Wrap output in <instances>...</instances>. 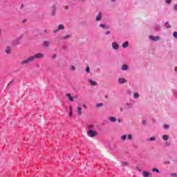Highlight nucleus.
<instances>
[{"label": "nucleus", "instance_id": "a19ab883", "mask_svg": "<svg viewBox=\"0 0 177 177\" xmlns=\"http://www.w3.org/2000/svg\"><path fill=\"white\" fill-rule=\"evenodd\" d=\"M24 8V4H21V9H23Z\"/></svg>", "mask_w": 177, "mask_h": 177}, {"label": "nucleus", "instance_id": "6e6552de", "mask_svg": "<svg viewBox=\"0 0 177 177\" xmlns=\"http://www.w3.org/2000/svg\"><path fill=\"white\" fill-rule=\"evenodd\" d=\"M66 96L68 97L70 102H74V98L71 96V93H66Z\"/></svg>", "mask_w": 177, "mask_h": 177}, {"label": "nucleus", "instance_id": "a18cd8bd", "mask_svg": "<svg viewBox=\"0 0 177 177\" xmlns=\"http://www.w3.org/2000/svg\"><path fill=\"white\" fill-rule=\"evenodd\" d=\"M123 164H124V165H128V164L127 162H124Z\"/></svg>", "mask_w": 177, "mask_h": 177}, {"label": "nucleus", "instance_id": "ea45409f", "mask_svg": "<svg viewBox=\"0 0 177 177\" xmlns=\"http://www.w3.org/2000/svg\"><path fill=\"white\" fill-rule=\"evenodd\" d=\"M174 10H177V4L174 6Z\"/></svg>", "mask_w": 177, "mask_h": 177}, {"label": "nucleus", "instance_id": "2eb2a0df", "mask_svg": "<svg viewBox=\"0 0 177 177\" xmlns=\"http://www.w3.org/2000/svg\"><path fill=\"white\" fill-rule=\"evenodd\" d=\"M109 120L111 121L112 122H115V121H117V118H115L114 117H111L109 118Z\"/></svg>", "mask_w": 177, "mask_h": 177}, {"label": "nucleus", "instance_id": "4c0bfd02", "mask_svg": "<svg viewBox=\"0 0 177 177\" xmlns=\"http://www.w3.org/2000/svg\"><path fill=\"white\" fill-rule=\"evenodd\" d=\"M171 1L172 0H166V3H171Z\"/></svg>", "mask_w": 177, "mask_h": 177}, {"label": "nucleus", "instance_id": "aec40b11", "mask_svg": "<svg viewBox=\"0 0 177 177\" xmlns=\"http://www.w3.org/2000/svg\"><path fill=\"white\" fill-rule=\"evenodd\" d=\"M50 15L51 16H55L56 15V9L53 8Z\"/></svg>", "mask_w": 177, "mask_h": 177}, {"label": "nucleus", "instance_id": "4be33fe9", "mask_svg": "<svg viewBox=\"0 0 177 177\" xmlns=\"http://www.w3.org/2000/svg\"><path fill=\"white\" fill-rule=\"evenodd\" d=\"M163 164H165V165H169V164H171V161L165 160V162H163Z\"/></svg>", "mask_w": 177, "mask_h": 177}, {"label": "nucleus", "instance_id": "a878e982", "mask_svg": "<svg viewBox=\"0 0 177 177\" xmlns=\"http://www.w3.org/2000/svg\"><path fill=\"white\" fill-rule=\"evenodd\" d=\"M165 27L166 28H171V25H169V24L167 22L165 24Z\"/></svg>", "mask_w": 177, "mask_h": 177}, {"label": "nucleus", "instance_id": "a211bd4d", "mask_svg": "<svg viewBox=\"0 0 177 177\" xmlns=\"http://www.w3.org/2000/svg\"><path fill=\"white\" fill-rule=\"evenodd\" d=\"M122 70H123V71L128 70V66L122 65Z\"/></svg>", "mask_w": 177, "mask_h": 177}, {"label": "nucleus", "instance_id": "39448f33", "mask_svg": "<svg viewBox=\"0 0 177 177\" xmlns=\"http://www.w3.org/2000/svg\"><path fill=\"white\" fill-rule=\"evenodd\" d=\"M5 52L7 55H10V53H12V49L10 48V46H7L6 48Z\"/></svg>", "mask_w": 177, "mask_h": 177}, {"label": "nucleus", "instance_id": "9d476101", "mask_svg": "<svg viewBox=\"0 0 177 177\" xmlns=\"http://www.w3.org/2000/svg\"><path fill=\"white\" fill-rule=\"evenodd\" d=\"M44 46H45V48H48L49 47V45H50V42H49L48 41H44Z\"/></svg>", "mask_w": 177, "mask_h": 177}, {"label": "nucleus", "instance_id": "bb28decb", "mask_svg": "<svg viewBox=\"0 0 177 177\" xmlns=\"http://www.w3.org/2000/svg\"><path fill=\"white\" fill-rule=\"evenodd\" d=\"M12 45H19V40L14 41Z\"/></svg>", "mask_w": 177, "mask_h": 177}, {"label": "nucleus", "instance_id": "e433bc0d", "mask_svg": "<svg viewBox=\"0 0 177 177\" xmlns=\"http://www.w3.org/2000/svg\"><path fill=\"white\" fill-rule=\"evenodd\" d=\"M171 176H174V177H177V175L176 174H170Z\"/></svg>", "mask_w": 177, "mask_h": 177}, {"label": "nucleus", "instance_id": "1a4fd4ad", "mask_svg": "<svg viewBox=\"0 0 177 177\" xmlns=\"http://www.w3.org/2000/svg\"><path fill=\"white\" fill-rule=\"evenodd\" d=\"M142 175L144 177H149L150 176V172L144 171Z\"/></svg>", "mask_w": 177, "mask_h": 177}, {"label": "nucleus", "instance_id": "cd10ccee", "mask_svg": "<svg viewBox=\"0 0 177 177\" xmlns=\"http://www.w3.org/2000/svg\"><path fill=\"white\" fill-rule=\"evenodd\" d=\"M96 107H103V103L97 104Z\"/></svg>", "mask_w": 177, "mask_h": 177}, {"label": "nucleus", "instance_id": "473e14b6", "mask_svg": "<svg viewBox=\"0 0 177 177\" xmlns=\"http://www.w3.org/2000/svg\"><path fill=\"white\" fill-rule=\"evenodd\" d=\"M173 35H174V38L177 39V32H174Z\"/></svg>", "mask_w": 177, "mask_h": 177}, {"label": "nucleus", "instance_id": "dca6fc26", "mask_svg": "<svg viewBox=\"0 0 177 177\" xmlns=\"http://www.w3.org/2000/svg\"><path fill=\"white\" fill-rule=\"evenodd\" d=\"M58 30H64V26L63 24H60L58 26Z\"/></svg>", "mask_w": 177, "mask_h": 177}, {"label": "nucleus", "instance_id": "de8ad7c7", "mask_svg": "<svg viewBox=\"0 0 177 177\" xmlns=\"http://www.w3.org/2000/svg\"><path fill=\"white\" fill-rule=\"evenodd\" d=\"M118 122H121V120L120 119L118 120Z\"/></svg>", "mask_w": 177, "mask_h": 177}, {"label": "nucleus", "instance_id": "7ed1b4c3", "mask_svg": "<svg viewBox=\"0 0 177 177\" xmlns=\"http://www.w3.org/2000/svg\"><path fill=\"white\" fill-rule=\"evenodd\" d=\"M77 115H79V117L82 115V108L81 106L77 107Z\"/></svg>", "mask_w": 177, "mask_h": 177}, {"label": "nucleus", "instance_id": "8fccbe9b", "mask_svg": "<svg viewBox=\"0 0 177 177\" xmlns=\"http://www.w3.org/2000/svg\"><path fill=\"white\" fill-rule=\"evenodd\" d=\"M111 1H112V2H115V0H111Z\"/></svg>", "mask_w": 177, "mask_h": 177}, {"label": "nucleus", "instance_id": "c9c22d12", "mask_svg": "<svg viewBox=\"0 0 177 177\" xmlns=\"http://www.w3.org/2000/svg\"><path fill=\"white\" fill-rule=\"evenodd\" d=\"M52 57H53V59H56V57H57V55L56 54H53V55H52Z\"/></svg>", "mask_w": 177, "mask_h": 177}, {"label": "nucleus", "instance_id": "5701e85b", "mask_svg": "<svg viewBox=\"0 0 177 177\" xmlns=\"http://www.w3.org/2000/svg\"><path fill=\"white\" fill-rule=\"evenodd\" d=\"M133 97L135 99H138V97H139V93H135L134 95H133Z\"/></svg>", "mask_w": 177, "mask_h": 177}, {"label": "nucleus", "instance_id": "603ef678", "mask_svg": "<svg viewBox=\"0 0 177 177\" xmlns=\"http://www.w3.org/2000/svg\"><path fill=\"white\" fill-rule=\"evenodd\" d=\"M1 30H0V35H1Z\"/></svg>", "mask_w": 177, "mask_h": 177}, {"label": "nucleus", "instance_id": "ddd939ff", "mask_svg": "<svg viewBox=\"0 0 177 177\" xmlns=\"http://www.w3.org/2000/svg\"><path fill=\"white\" fill-rule=\"evenodd\" d=\"M69 117H71L73 115V106H69Z\"/></svg>", "mask_w": 177, "mask_h": 177}, {"label": "nucleus", "instance_id": "f257e3e1", "mask_svg": "<svg viewBox=\"0 0 177 177\" xmlns=\"http://www.w3.org/2000/svg\"><path fill=\"white\" fill-rule=\"evenodd\" d=\"M44 57L45 55L42 53H36L34 55L30 56L26 59L21 62L20 64H21V66H26L29 64V63H32V62L36 60V59H44Z\"/></svg>", "mask_w": 177, "mask_h": 177}, {"label": "nucleus", "instance_id": "4468645a", "mask_svg": "<svg viewBox=\"0 0 177 177\" xmlns=\"http://www.w3.org/2000/svg\"><path fill=\"white\" fill-rule=\"evenodd\" d=\"M89 82L91 85H93V86L97 85V82H95V81H93V80H89Z\"/></svg>", "mask_w": 177, "mask_h": 177}, {"label": "nucleus", "instance_id": "c03bdc74", "mask_svg": "<svg viewBox=\"0 0 177 177\" xmlns=\"http://www.w3.org/2000/svg\"><path fill=\"white\" fill-rule=\"evenodd\" d=\"M127 106H128L129 109L131 107V104H127Z\"/></svg>", "mask_w": 177, "mask_h": 177}, {"label": "nucleus", "instance_id": "f704fd0d", "mask_svg": "<svg viewBox=\"0 0 177 177\" xmlns=\"http://www.w3.org/2000/svg\"><path fill=\"white\" fill-rule=\"evenodd\" d=\"M149 140L154 141L156 140V137H151Z\"/></svg>", "mask_w": 177, "mask_h": 177}, {"label": "nucleus", "instance_id": "c756f323", "mask_svg": "<svg viewBox=\"0 0 177 177\" xmlns=\"http://www.w3.org/2000/svg\"><path fill=\"white\" fill-rule=\"evenodd\" d=\"M163 127L165 129H168L169 128V125L168 124H164Z\"/></svg>", "mask_w": 177, "mask_h": 177}, {"label": "nucleus", "instance_id": "f03ea898", "mask_svg": "<svg viewBox=\"0 0 177 177\" xmlns=\"http://www.w3.org/2000/svg\"><path fill=\"white\" fill-rule=\"evenodd\" d=\"M87 133L90 138H95V136H96V135H97V133L93 130H88L87 131Z\"/></svg>", "mask_w": 177, "mask_h": 177}, {"label": "nucleus", "instance_id": "37998d69", "mask_svg": "<svg viewBox=\"0 0 177 177\" xmlns=\"http://www.w3.org/2000/svg\"><path fill=\"white\" fill-rule=\"evenodd\" d=\"M142 124H146V120H142Z\"/></svg>", "mask_w": 177, "mask_h": 177}, {"label": "nucleus", "instance_id": "b1692460", "mask_svg": "<svg viewBox=\"0 0 177 177\" xmlns=\"http://www.w3.org/2000/svg\"><path fill=\"white\" fill-rule=\"evenodd\" d=\"M169 138V137L168 136H167V135H164V136H163V140H168Z\"/></svg>", "mask_w": 177, "mask_h": 177}, {"label": "nucleus", "instance_id": "20e7f679", "mask_svg": "<svg viewBox=\"0 0 177 177\" xmlns=\"http://www.w3.org/2000/svg\"><path fill=\"white\" fill-rule=\"evenodd\" d=\"M112 48L113 49H115V50H118V48H120L118 46V44L116 42H113L112 43Z\"/></svg>", "mask_w": 177, "mask_h": 177}, {"label": "nucleus", "instance_id": "3c124183", "mask_svg": "<svg viewBox=\"0 0 177 177\" xmlns=\"http://www.w3.org/2000/svg\"><path fill=\"white\" fill-rule=\"evenodd\" d=\"M82 2H84V1H86V0H82Z\"/></svg>", "mask_w": 177, "mask_h": 177}, {"label": "nucleus", "instance_id": "0eeeda50", "mask_svg": "<svg viewBox=\"0 0 177 177\" xmlns=\"http://www.w3.org/2000/svg\"><path fill=\"white\" fill-rule=\"evenodd\" d=\"M96 21H100V20H102V12H100L95 19Z\"/></svg>", "mask_w": 177, "mask_h": 177}, {"label": "nucleus", "instance_id": "6ab92c4d", "mask_svg": "<svg viewBox=\"0 0 177 177\" xmlns=\"http://www.w3.org/2000/svg\"><path fill=\"white\" fill-rule=\"evenodd\" d=\"M152 172H157V174H160V170H158L157 168H153L152 169Z\"/></svg>", "mask_w": 177, "mask_h": 177}, {"label": "nucleus", "instance_id": "393cba45", "mask_svg": "<svg viewBox=\"0 0 177 177\" xmlns=\"http://www.w3.org/2000/svg\"><path fill=\"white\" fill-rule=\"evenodd\" d=\"M70 68L72 70V71H75V66H74V65L71 66Z\"/></svg>", "mask_w": 177, "mask_h": 177}, {"label": "nucleus", "instance_id": "423d86ee", "mask_svg": "<svg viewBox=\"0 0 177 177\" xmlns=\"http://www.w3.org/2000/svg\"><path fill=\"white\" fill-rule=\"evenodd\" d=\"M149 38L151 39V41H158L160 39V37L158 36H149Z\"/></svg>", "mask_w": 177, "mask_h": 177}, {"label": "nucleus", "instance_id": "79ce46f5", "mask_svg": "<svg viewBox=\"0 0 177 177\" xmlns=\"http://www.w3.org/2000/svg\"><path fill=\"white\" fill-rule=\"evenodd\" d=\"M106 35H109V34H110V31H106Z\"/></svg>", "mask_w": 177, "mask_h": 177}, {"label": "nucleus", "instance_id": "f8f14e48", "mask_svg": "<svg viewBox=\"0 0 177 177\" xmlns=\"http://www.w3.org/2000/svg\"><path fill=\"white\" fill-rule=\"evenodd\" d=\"M129 46V42L128 41H126L122 44V48H128Z\"/></svg>", "mask_w": 177, "mask_h": 177}, {"label": "nucleus", "instance_id": "9b49d317", "mask_svg": "<svg viewBox=\"0 0 177 177\" xmlns=\"http://www.w3.org/2000/svg\"><path fill=\"white\" fill-rule=\"evenodd\" d=\"M119 84H125L127 82V80L124 78H121L118 80Z\"/></svg>", "mask_w": 177, "mask_h": 177}, {"label": "nucleus", "instance_id": "412c9836", "mask_svg": "<svg viewBox=\"0 0 177 177\" xmlns=\"http://www.w3.org/2000/svg\"><path fill=\"white\" fill-rule=\"evenodd\" d=\"M86 71L88 74H89L91 73V68L89 66H87L86 68Z\"/></svg>", "mask_w": 177, "mask_h": 177}, {"label": "nucleus", "instance_id": "09e8293b", "mask_svg": "<svg viewBox=\"0 0 177 177\" xmlns=\"http://www.w3.org/2000/svg\"><path fill=\"white\" fill-rule=\"evenodd\" d=\"M26 20H24V21H22V23H26Z\"/></svg>", "mask_w": 177, "mask_h": 177}, {"label": "nucleus", "instance_id": "2f4dec72", "mask_svg": "<svg viewBox=\"0 0 177 177\" xmlns=\"http://www.w3.org/2000/svg\"><path fill=\"white\" fill-rule=\"evenodd\" d=\"M82 107L84 109V110H88V106H86V104H83Z\"/></svg>", "mask_w": 177, "mask_h": 177}, {"label": "nucleus", "instance_id": "49530a36", "mask_svg": "<svg viewBox=\"0 0 177 177\" xmlns=\"http://www.w3.org/2000/svg\"><path fill=\"white\" fill-rule=\"evenodd\" d=\"M66 9H68V6H66Z\"/></svg>", "mask_w": 177, "mask_h": 177}, {"label": "nucleus", "instance_id": "7c9ffc66", "mask_svg": "<svg viewBox=\"0 0 177 177\" xmlns=\"http://www.w3.org/2000/svg\"><path fill=\"white\" fill-rule=\"evenodd\" d=\"M100 27H101V28H106V25L105 24H100Z\"/></svg>", "mask_w": 177, "mask_h": 177}, {"label": "nucleus", "instance_id": "c85d7f7f", "mask_svg": "<svg viewBox=\"0 0 177 177\" xmlns=\"http://www.w3.org/2000/svg\"><path fill=\"white\" fill-rule=\"evenodd\" d=\"M122 140H127V135L122 136L121 137Z\"/></svg>", "mask_w": 177, "mask_h": 177}, {"label": "nucleus", "instance_id": "72a5a7b5", "mask_svg": "<svg viewBox=\"0 0 177 177\" xmlns=\"http://www.w3.org/2000/svg\"><path fill=\"white\" fill-rule=\"evenodd\" d=\"M128 139H129V140H132V135L129 134L128 136H127Z\"/></svg>", "mask_w": 177, "mask_h": 177}, {"label": "nucleus", "instance_id": "f3484780", "mask_svg": "<svg viewBox=\"0 0 177 177\" xmlns=\"http://www.w3.org/2000/svg\"><path fill=\"white\" fill-rule=\"evenodd\" d=\"M71 35H65L63 38H62V39H68V38H71Z\"/></svg>", "mask_w": 177, "mask_h": 177}, {"label": "nucleus", "instance_id": "58836bf2", "mask_svg": "<svg viewBox=\"0 0 177 177\" xmlns=\"http://www.w3.org/2000/svg\"><path fill=\"white\" fill-rule=\"evenodd\" d=\"M59 31H60L59 29L54 30V32H55V33H56V32H59Z\"/></svg>", "mask_w": 177, "mask_h": 177}]
</instances>
